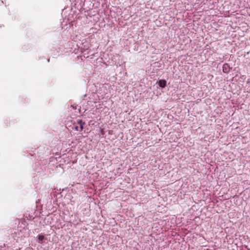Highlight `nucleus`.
Returning <instances> with one entry per match:
<instances>
[{
    "instance_id": "obj_1",
    "label": "nucleus",
    "mask_w": 250,
    "mask_h": 250,
    "mask_svg": "<svg viewBox=\"0 0 250 250\" xmlns=\"http://www.w3.org/2000/svg\"><path fill=\"white\" fill-rule=\"evenodd\" d=\"M167 83L166 80L160 79L157 81L156 84H158L161 89H163L166 86Z\"/></svg>"
},
{
    "instance_id": "obj_2",
    "label": "nucleus",
    "mask_w": 250,
    "mask_h": 250,
    "mask_svg": "<svg viewBox=\"0 0 250 250\" xmlns=\"http://www.w3.org/2000/svg\"><path fill=\"white\" fill-rule=\"evenodd\" d=\"M230 67L228 63H225L223 65L222 70L223 72L225 73H229L230 71Z\"/></svg>"
},
{
    "instance_id": "obj_3",
    "label": "nucleus",
    "mask_w": 250,
    "mask_h": 250,
    "mask_svg": "<svg viewBox=\"0 0 250 250\" xmlns=\"http://www.w3.org/2000/svg\"><path fill=\"white\" fill-rule=\"evenodd\" d=\"M44 239V236L42 234H39L38 235V242L42 244L43 240Z\"/></svg>"
},
{
    "instance_id": "obj_4",
    "label": "nucleus",
    "mask_w": 250,
    "mask_h": 250,
    "mask_svg": "<svg viewBox=\"0 0 250 250\" xmlns=\"http://www.w3.org/2000/svg\"><path fill=\"white\" fill-rule=\"evenodd\" d=\"M77 123H78V124H79L80 126V130H83V125L85 124V123L83 122V120H78L77 121Z\"/></svg>"
},
{
    "instance_id": "obj_5",
    "label": "nucleus",
    "mask_w": 250,
    "mask_h": 250,
    "mask_svg": "<svg viewBox=\"0 0 250 250\" xmlns=\"http://www.w3.org/2000/svg\"><path fill=\"white\" fill-rule=\"evenodd\" d=\"M74 128L77 131H81L82 130H80V127H78V126H75Z\"/></svg>"
}]
</instances>
